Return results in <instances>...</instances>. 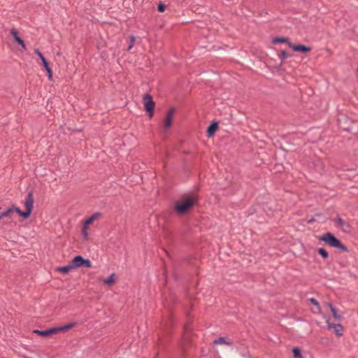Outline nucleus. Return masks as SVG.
I'll list each match as a JSON object with an SVG mask.
<instances>
[{"label": "nucleus", "mask_w": 358, "mask_h": 358, "mask_svg": "<svg viewBox=\"0 0 358 358\" xmlns=\"http://www.w3.org/2000/svg\"><path fill=\"white\" fill-rule=\"evenodd\" d=\"M272 43L273 44H278V43H287L289 46V44L292 43L290 42L289 39L286 37H273L272 39Z\"/></svg>", "instance_id": "18"}, {"label": "nucleus", "mask_w": 358, "mask_h": 358, "mask_svg": "<svg viewBox=\"0 0 358 358\" xmlns=\"http://www.w3.org/2000/svg\"><path fill=\"white\" fill-rule=\"evenodd\" d=\"M143 103L145 110L147 112L148 117L152 118L154 115V110L155 107V103L153 101L152 96L151 94L147 93L143 96Z\"/></svg>", "instance_id": "4"}, {"label": "nucleus", "mask_w": 358, "mask_h": 358, "mask_svg": "<svg viewBox=\"0 0 358 358\" xmlns=\"http://www.w3.org/2000/svg\"><path fill=\"white\" fill-rule=\"evenodd\" d=\"M165 5L162 3H159L158 5V10L161 13L164 12L165 10Z\"/></svg>", "instance_id": "30"}, {"label": "nucleus", "mask_w": 358, "mask_h": 358, "mask_svg": "<svg viewBox=\"0 0 358 358\" xmlns=\"http://www.w3.org/2000/svg\"><path fill=\"white\" fill-rule=\"evenodd\" d=\"M72 264L74 268H92V264L89 259H85L81 255L75 256L71 260Z\"/></svg>", "instance_id": "5"}, {"label": "nucleus", "mask_w": 358, "mask_h": 358, "mask_svg": "<svg viewBox=\"0 0 358 358\" xmlns=\"http://www.w3.org/2000/svg\"><path fill=\"white\" fill-rule=\"evenodd\" d=\"M338 124L345 131L353 134L358 133V121L354 120L344 114L338 116Z\"/></svg>", "instance_id": "3"}, {"label": "nucleus", "mask_w": 358, "mask_h": 358, "mask_svg": "<svg viewBox=\"0 0 358 358\" xmlns=\"http://www.w3.org/2000/svg\"><path fill=\"white\" fill-rule=\"evenodd\" d=\"M175 113V109L173 108H171L165 117L164 122V129H169L171 127L172 122H173V117Z\"/></svg>", "instance_id": "10"}, {"label": "nucleus", "mask_w": 358, "mask_h": 358, "mask_svg": "<svg viewBox=\"0 0 358 358\" xmlns=\"http://www.w3.org/2000/svg\"><path fill=\"white\" fill-rule=\"evenodd\" d=\"M320 241L324 242L327 245L338 249L342 252H348V248L338 239L334 234L327 232L319 237Z\"/></svg>", "instance_id": "2"}, {"label": "nucleus", "mask_w": 358, "mask_h": 358, "mask_svg": "<svg viewBox=\"0 0 358 358\" xmlns=\"http://www.w3.org/2000/svg\"><path fill=\"white\" fill-rule=\"evenodd\" d=\"M102 216V213L97 212L92 215L88 218L85 219L83 224H85V227H88L90 224L93 223V222Z\"/></svg>", "instance_id": "14"}, {"label": "nucleus", "mask_w": 358, "mask_h": 358, "mask_svg": "<svg viewBox=\"0 0 358 358\" xmlns=\"http://www.w3.org/2000/svg\"><path fill=\"white\" fill-rule=\"evenodd\" d=\"M33 332L43 337H48L52 335L56 334V330L55 327L49 328L45 330L35 329L33 331Z\"/></svg>", "instance_id": "13"}, {"label": "nucleus", "mask_w": 358, "mask_h": 358, "mask_svg": "<svg viewBox=\"0 0 358 358\" xmlns=\"http://www.w3.org/2000/svg\"><path fill=\"white\" fill-rule=\"evenodd\" d=\"M327 327L330 329H334L338 337H341L343 334V327L341 324H333L327 321Z\"/></svg>", "instance_id": "11"}, {"label": "nucleus", "mask_w": 358, "mask_h": 358, "mask_svg": "<svg viewBox=\"0 0 358 358\" xmlns=\"http://www.w3.org/2000/svg\"><path fill=\"white\" fill-rule=\"evenodd\" d=\"M13 215V211L12 209H10V208H8L7 210L3 211V215L5 217L11 218Z\"/></svg>", "instance_id": "26"}, {"label": "nucleus", "mask_w": 358, "mask_h": 358, "mask_svg": "<svg viewBox=\"0 0 358 358\" xmlns=\"http://www.w3.org/2000/svg\"><path fill=\"white\" fill-rule=\"evenodd\" d=\"M76 325V322H71L61 327H55L56 334L60 332H66L74 327Z\"/></svg>", "instance_id": "16"}, {"label": "nucleus", "mask_w": 358, "mask_h": 358, "mask_svg": "<svg viewBox=\"0 0 358 358\" xmlns=\"http://www.w3.org/2000/svg\"><path fill=\"white\" fill-rule=\"evenodd\" d=\"M197 203L198 196L196 195H184L175 203L173 210L178 215H184L189 213Z\"/></svg>", "instance_id": "1"}, {"label": "nucleus", "mask_w": 358, "mask_h": 358, "mask_svg": "<svg viewBox=\"0 0 358 358\" xmlns=\"http://www.w3.org/2000/svg\"><path fill=\"white\" fill-rule=\"evenodd\" d=\"M10 34L13 36V39L15 41V43H17L18 45H20L24 50H27L26 44H25L24 41L22 39V38L19 36V33H18L17 30L15 28H13L10 30Z\"/></svg>", "instance_id": "8"}, {"label": "nucleus", "mask_w": 358, "mask_h": 358, "mask_svg": "<svg viewBox=\"0 0 358 358\" xmlns=\"http://www.w3.org/2000/svg\"><path fill=\"white\" fill-rule=\"evenodd\" d=\"M103 283L107 285L108 286H112L113 285H114L115 283V273H112L110 275V276L106 278V279H104L103 280Z\"/></svg>", "instance_id": "20"}, {"label": "nucleus", "mask_w": 358, "mask_h": 358, "mask_svg": "<svg viewBox=\"0 0 358 358\" xmlns=\"http://www.w3.org/2000/svg\"><path fill=\"white\" fill-rule=\"evenodd\" d=\"M322 215H323V214L322 213H318L315 214V216H317V217H322Z\"/></svg>", "instance_id": "32"}, {"label": "nucleus", "mask_w": 358, "mask_h": 358, "mask_svg": "<svg viewBox=\"0 0 358 358\" xmlns=\"http://www.w3.org/2000/svg\"><path fill=\"white\" fill-rule=\"evenodd\" d=\"M289 48H291L293 50V51H294V52H301L303 54H306L311 50V48L310 47L306 46L303 44H300V43H298V44L291 43V44H289Z\"/></svg>", "instance_id": "9"}, {"label": "nucleus", "mask_w": 358, "mask_h": 358, "mask_svg": "<svg viewBox=\"0 0 358 358\" xmlns=\"http://www.w3.org/2000/svg\"><path fill=\"white\" fill-rule=\"evenodd\" d=\"M317 252L324 259L329 257V253L324 248H318Z\"/></svg>", "instance_id": "24"}, {"label": "nucleus", "mask_w": 358, "mask_h": 358, "mask_svg": "<svg viewBox=\"0 0 358 358\" xmlns=\"http://www.w3.org/2000/svg\"><path fill=\"white\" fill-rule=\"evenodd\" d=\"M335 222L338 225L343 227L342 230L345 232H350L351 229V226L350 224L346 223L341 217H337L335 220Z\"/></svg>", "instance_id": "15"}, {"label": "nucleus", "mask_w": 358, "mask_h": 358, "mask_svg": "<svg viewBox=\"0 0 358 358\" xmlns=\"http://www.w3.org/2000/svg\"><path fill=\"white\" fill-rule=\"evenodd\" d=\"M315 221H316V220L314 217H312L311 219L308 220V224H312V223L315 222Z\"/></svg>", "instance_id": "31"}, {"label": "nucleus", "mask_w": 358, "mask_h": 358, "mask_svg": "<svg viewBox=\"0 0 358 358\" xmlns=\"http://www.w3.org/2000/svg\"><path fill=\"white\" fill-rule=\"evenodd\" d=\"M73 264H72V262H71V263L69 264V265H66V266H61V267H58L57 268V271L63 273V274H67L69 273L72 269L74 268L73 266H72Z\"/></svg>", "instance_id": "19"}, {"label": "nucleus", "mask_w": 358, "mask_h": 358, "mask_svg": "<svg viewBox=\"0 0 358 358\" xmlns=\"http://www.w3.org/2000/svg\"><path fill=\"white\" fill-rule=\"evenodd\" d=\"M10 209H12L13 214L14 213H17L20 217H22L24 219H27L30 216L27 213V212L25 210H22L19 207L15 206L14 204L12 205L11 207H10Z\"/></svg>", "instance_id": "17"}, {"label": "nucleus", "mask_w": 358, "mask_h": 358, "mask_svg": "<svg viewBox=\"0 0 358 358\" xmlns=\"http://www.w3.org/2000/svg\"><path fill=\"white\" fill-rule=\"evenodd\" d=\"M213 344L214 345L226 344L227 345H231L232 342L231 341H227L224 337H220L217 339L214 340Z\"/></svg>", "instance_id": "21"}, {"label": "nucleus", "mask_w": 358, "mask_h": 358, "mask_svg": "<svg viewBox=\"0 0 358 358\" xmlns=\"http://www.w3.org/2000/svg\"><path fill=\"white\" fill-rule=\"evenodd\" d=\"M219 129L218 122L213 121L207 127L206 135L208 137H212Z\"/></svg>", "instance_id": "12"}, {"label": "nucleus", "mask_w": 358, "mask_h": 358, "mask_svg": "<svg viewBox=\"0 0 358 358\" xmlns=\"http://www.w3.org/2000/svg\"><path fill=\"white\" fill-rule=\"evenodd\" d=\"M289 56H292V55H289L286 50H282L279 55V58L282 62Z\"/></svg>", "instance_id": "25"}, {"label": "nucleus", "mask_w": 358, "mask_h": 358, "mask_svg": "<svg viewBox=\"0 0 358 358\" xmlns=\"http://www.w3.org/2000/svg\"><path fill=\"white\" fill-rule=\"evenodd\" d=\"M357 71H358V68H357Z\"/></svg>", "instance_id": "34"}, {"label": "nucleus", "mask_w": 358, "mask_h": 358, "mask_svg": "<svg viewBox=\"0 0 358 358\" xmlns=\"http://www.w3.org/2000/svg\"><path fill=\"white\" fill-rule=\"evenodd\" d=\"M34 52L39 57V58L41 59V62H42V64H43V68L45 69V70L47 72V75H48V80L52 81V79H53V76H52V71L50 66V64L49 62H48V60L45 59V57H44V55H43V53L39 50V49L36 48L34 50Z\"/></svg>", "instance_id": "6"}, {"label": "nucleus", "mask_w": 358, "mask_h": 358, "mask_svg": "<svg viewBox=\"0 0 358 358\" xmlns=\"http://www.w3.org/2000/svg\"><path fill=\"white\" fill-rule=\"evenodd\" d=\"M328 306H329L330 308V310L331 311V313H332V316L337 320H340L341 319V315H338V313H337V309L333 306V305L331 303H328Z\"/></svg>", "instance_id": "22"}, {"label": "nucleus", "mask_w": 358, "mask_h": 358, "mask_svg": "<svg viewBox=\"0 0 358 358\" xmlns=\"http://www.w3.org/2000/svg\"><path fill=\"white\" fill-rule=\"evenodd\" d=\"M34 192L32 189H30L28 192L27 196L26 197V199L24 202V205L25 206V210L30 216L33 208H34Z\"/></svg>", "instance_id": "7"}, {"label": "nucleus", "mask_w": 358, "mask_h": 358, "mask_svg": "<svg viewBox=\"0 0 358 358\" xmlns=\"http://www.w3.org/2000/svg\"><path fill=\"white\" fill-rule=\"evenodd\" d=\"M1 209V207L0 206V210Z\"/></svg>", "instance_id": "33"}, {"label": "nucleus", "mask_w": 358, "mask_h": 358, "mask_svg": "<svg viewBox=\"0 0 358 358\" xmlns=\"http://www.w3.org/2000/svg\"><path fill=\"white\" fill-rule=\"evenodd\" d=\"M309 301H310V302L313 305H314L315 306H316V307H317V310H321V308H320V303H319V302L317 301V299H315V298H310V299H309Z\"/></svg>", "instance_id": "27"}, {"label": "nucleus", "mask_w": 358, "mask_h": 358, "mask_svg": "<svg viewBox=\"0 0 358 358\" xmlns=\"http://www.w3.org/2000/svg\"><path fill=\"white\" fill-rule=\"evenodd\" d=\"M129 38H130V43L127 48V50H129L132 48V47L134 46V42H135V40H136V38L134 36L131 35L129 36Z\"/></svg>", "instance_id": "28"}, {"label": "nucleus", "mask_w": 358, "mask_h": 358, "mask_svg": "<svg viewBox=\"0 0 358 358\" xmlns=\"http://www.w3.org/2000/svg\"><path fill=\"white\" fill-rule=\"evenodd\" d=\"M294 358H303L301 350L298 347H294L292 350Z\"/></svg>", "instance_id": "23"}, {"label": "nucleus", "mask_w": 358, "mask_h": 358, "mask_svg": "<svg viewBox=\"0 0 358 358\" xmlns=\"http://www.w3.org/2000/svg\"><path fill=\"white\" fill-rule=\"evenodd\" d=\"M87 228L88 227H85V224H83V227L82 229V234H83V237L85 238V239H86V240H87L88 237H89V234L87 231Z\"/></svg>", "instance_id": "29"}]
</instances>
